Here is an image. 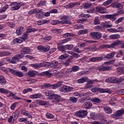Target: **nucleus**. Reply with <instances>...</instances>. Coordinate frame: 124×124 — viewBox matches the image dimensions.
<instances>
[{
	"label": "nucleus",
	"instance_id": "1",
	"mask_svg": "<svg viewBox=\"0 0 124 124\" xmlns=\"http://www.w3.org/2000/svg\"><path fill=\"white\" fill-rule=\"evenodd\" d=\"M120 44H122V45L121 46V48L124 49V42L123 41L120 40L115 41L111 45H103L102 46V47H103V48H115L116 46H118V45H120Z\"/></svg>",
	"mask_w": 124,
	"mask_h": 124
},
{
	"label": "nucleus",
	"instance_id": "2",
	"mask_svg": "<svg viewBox=\"0 0 124 124\" xmlns=\"http://www.w3.org/2000/svg\"><path fill=\"white\" fill-rule=\"evenodd\" d=\"M92 93H97V92H99L102 93H111V90L109 89H104L98 87H95L92 89Z\"/></svg>",
	"mask_w": 124,
	"mask_h": 124
},
{
	"label": "nucleus",
	"instance_id": "3",
	"mask_svg": "<svg viewBox=\"0 0 124 124\" xmlns=\"http://www.w3.org/2000/svg\"><path fill=\"white\" fill-rule=\"evenodd\" d=\"M77 117L83 119L88 115V111L85 110L80 109L75 114Z\"/></svg>",
	"mask_w": 124,
	"mask_h": 124
},
{
	"label": "nucleus",
	"instance_id": "4",
	"mask_svg": "<svg viewBox=\"0 0 124 124\" xmlns=\"http://www.w3.org/2000/svg\"><path fill=\"white\" fill-rule=\"evenodd\" d=\"M90 35L92 37V38L94 39H96V40H98V39H100L102 37V34L100 33V32H96V31H92L90 32Z\"/></svg>",
	"mask_w": 124,
	"mask_h": 124
},
{
	"label": "nucleus",
	"instance_id": "5",
	"mask_svg": "<svg viewBox=\"0 0 124 124\" xmlns=\"http://www.w3.org/2000/svg\"><path fill=\"white\" fill-rule=\"evenodd\" d=\"M73 90V88L63 85L59 88V91L62 92V93H69Z\"/></svg>",
	"mask_w": 124,
	"mask_h": 124
},
{
	"label": "nucleus",
	"instance_id": "6",
	"mask_svg": "<svg viewBox=\"0 0 124 124\" xmlns=\"http://www.w3.org/2000/svg\"><path fill=\"white\" fill-rule=\"evenodd\" d=\"M50 100L55 99L54 101H56V103L58 102H62V101H65V99H62L61 96L58 94H53V96L49 97Z\"/></svg>",
	"mask_w": 124,
	"mask_h": 124
},
{
	"label": "nucleus",
	"instance_id": "7",
	"mask_svg": "<svg viewBox=\"0 0 124 124\" xmlns=\"http://www.w3.org/2000/svg\"><path fill=\"white\" fill-rule=\"evenodd\" d=\"M23 56H22L21 55L17 54L16 55L14 56L12 58V60H10V59H9L8 60V61H10V62L11 63H16V61H18V60H20V59L23 58Z\"/></svg>",
	"mask_w": 124,
	"mask_h": 124
},
{
	"label": "nucleus",
	"instance_id": "8",
	"mask_svg": "<svg viewBox=\"0 0 124 124\" xmlns=\"http://www.w3.org/2000/svg\"><path fill=\"white\" fill-rule=\"evenodd\" d=\"M110 78V81L111 83H121V82H124V78H116L115 77H111Z\"/></svg>",
	"mask_w": 124,
	"mask_h": 124
},
{
	"label": "nucleus",
	"instance_id": "9",
	"mask_svg": "<svg viewBox=\"0 0 124 124\" xmlns=\"http://www.w3.org/2000/svg\"><path fill=\"white\" fill-rule=\"evenodd\" d=\"M38 50H40L41 51H43L44 52H47V51H49L50 50V46L48 45H45V46H37Z\"/></svg>",
	"mask_w": 124,
	"mask_h": 124
},
{
	"label": "nucleus",
	"instance_id": "10",
	"mask_svg": "<svg viewBox=\"0 0 124 124\" xmlns=\"http://www.w3.org/2000/svg\"><path fill=\"white\" fill-rule=\"evenodd\" d=\"M68 16H63L62 18L61 21V24H64L65 25H71V22L69 20H68Z\"/></svg>",
	"mask_w": 124,
	"mask_h": 124
},
{
	"label": "nucleus",
	"instance_id": "11",
	"mask_svg": "<svg viewBox=\"0 0 124 124\" xmlns=\"http://www.w3.org/2000/svg\"><path fill=\"white\" fill-rule=\"evenodd\" d=\"M103 57H91L89 58V62H101V61H103Z\"/></svg>",
	"mask_w": 124,
	"mask_h": 124
},
{
	"label": "nucleus",
	"instance_id": "12",
	"mask_svg": "<svg viewBox=\"0 0 124 124\" xmlns=\"http://www.w3.org/2000/svg\"><path fill=\"white\" fill-rule=\"evenodd\" d=\"M97 69L99 70V71H108V70H112V67L109 66H104L102 65L99 67Z\"/></svg>",
	"mask_w": 124,
	"mask_h": 124
},
{
	"label": "nucleus",
	"instance_id": "13",
	"mask_svg": "<svg viewBox=\"0 0 124 124\" xmlns=\"http://www.w3.org/2000/svg\"><path fill=\"white\" fill-rule=\"evenodd\" d=\"M80 4V3L78 2H71L66 5L65 7L66 8H68L70 9H71V8H73V7H75V6H76L77 5H79Z\"/></svg>",
	"mask_w": 124,
	"mask_h": 124
},
{
	"label": "nucleus",
	"instance_id": "14",
	"mask_svg": "<svg viewBox=\"0 0 124 124\" xmlns=\"http://www.w3.org/2000/svg\"><path fill=\"white\" fill-rule=\"evenodd\" d=\"M124 110H118L116 112V114L113 116V118H114V119H116V120H118L120 119V117L124 115Z\"/></svg>",
	"mask_w": 124,
	"mask_h": 124
},
{
	"label": "nucleus",
	"instance_id": "15",
	"mask_svg": "<svg viewBox=\"0 0 124 124\" xmlns=\"http://www.w3.org/2000/svg\"><path fill=\"white\" fill-rule=\"evenodd\" d=\"M105 18H107V19H109L111 21H115L117 17L115 15H105Z\"/></svg>",
	"mask_w": 124,
	"mask_h": 124
},
{
	"label": "nucleus",
	"instance_id": "16",
	"mask_svg": "<svg viewBox=\"0 0 124 124\" xmlns=\"http://www.w3.org/2000/svg\"><path fill=\"white\" fill-rule=\"evenodd\" d=\"M62 81H58L57 83L52 85V89H56L57 88H60L61 86H62Z\"/></svg>",
	"mask_w": 124,
	"mask_h": 124
},
{
	"label": "nucleus",
	"instance_id": "17",
	"mask_svg": "<svg viewBox=\"0 0 124 124\" xmlns=\"http://www.w3.org/2000/svg\"><path fill=\"white\" fill-rule=\"evenodd\" d=\"M23 41H25V40L22 37H20L18 38H16L13 41V42L14 44H16V43H22Z\"/></svg>",
	"mask_w": 124,
	"mask_h": 124
},
{
	"label": "nucleus",
	"instance_id": "18",
	"mask_svg": "<svg viewBox=\"0 0 124 124\" xmlns=\"http://www.w3.org/2000/svg\"><path fill=\"white\" fill-rule=\"evenodd\" d=\"M45 94L46 96H48V98L50 99V97L53 96L54 94V91L51 90H46L45 92Z\"/></svg>",
	"mask_w": 124,
	"mask_h": 124
},
{
	"label": "nucleus",
	"instance_id": "19",
	"mask_svg": "<svg viewBox=\"0 0 124 124\" xmlns=\"http://www.w3.org/2000/svg\"><path fill=\"white\" fill-rule=\"evenodd\" d=\"M21 54H29L31 52V49L29 47H24L22 48L20 51Z\"/></svg>",
	"mask_w": 124,
	"mask_h": 124
},
{
	"label": "nucleus",
	"instance_id": "20",
	"mask_svg": "<svg viewBox=\"0 0 124 124\" xmlns=\"http://www.w3.org/2000/svg\"><path fill=\"white\" fill-rule=\"evenodd\" d=\"M20 113L21 114H22V115H24V116H27V117H28V118H31V114L29 113V111L27 110L21 109Z\"/></svg>",
	"mask_w": 124,
	"mask_h": 124
},
{
	"label": "nucleus",
	"instance_id": "21",
	"mask_svg": "<svg viewBox=\"0 0 124 124\" xmlns=\"http://www.w3.org/2000/svg\"><path fill=\"white\" fill-rule=\"evenodd\" d=\"M112 27H113V25L109 24L108 22L105 21V22H103V28L104 30L108 29V28H112Z\"/></svg>",
	"mask_w": 124,
	"mask_h": 124
},
{
	"label": "nucleus",
	"instance_id": "22",
	"mask_svg": "<svg viewBox=\"0 0 124 124\" xmlns=\"http://www.w3.org/2000/svg\"><path fill=\"white\" fill-rule=\"evenodd\" d=\"M28 75L30 76V77H34V76L37 75V72L33 70L29 71L28 72Z\"/></svg>",
	"mask_w": 124,
	"mask_h": 124
},
{
	"label": "nucleus",
	"instance_id": "23",
	"mask_svg": "<svg viewBox=\"0 0 124 124\" xmlns=\"http://www.w3.org/2000/svg\"><path fill=\"white\" fill-rule=\"evenodd\" d=\"M40 75L41 76H45L46 77H48V78H50V77L52 76V73H50V72H49V71H47L41 73L40 74Z\"/></svg>",
	"mask_w": 124,
	"mask_h": 124
},
{
	"label": "nucleus",
	"instance_id": "24",
	"mask_svg": "<svg viewBox=\"0 0 124 124\" xmlns=\"http://www.w3.org/2000/svg\"><path fill=\"white\" fill-rule=\"evenodd\" d=\"M96 10L98 13H101L102 14L103 13H105V11H106V9H105L103 7H97Z\"/></svg>",
	"mask_w": 124,
	"mask_h": 124
},
{
	"label": "nucleus",
	"instance_id": "25",
	"mask_svg": "<svg viewBox=\"0 0 124 124\" xmlns=\"http://www.w3.org/2000/svg\"><path fill=\"white\" fill-rule=\"evenodd\" d=\"M104 111H105V113L107 114H111L112 112H113L112 108H110L109 107H104Z\"/></svg>",
	"mask_w": 124,
	"mask_h": 124
},
{
	"label": "nucleus",
	"instance_id": "26",
	"mask_svg": "<svg viewBox=\"0 0 124 124\" xmlns=\"http://www.w3.org/2000/svg\"><path fill=\"white\" fill-rule=\"evenodd\" d=\"M123 5L121 3H118V2H116V8H119V10L120 9V13L121 14H124V12L121 10L122 9V8H123Z\"/></svg>",
	"mask_w": 124,
	"mask_h": 124
},
{
	"label": "nucleus",
	"instance_id": "27",
	"mask_svg": "<svg viewBox=\"0 0 124 124\" xmlns=\"http://www.w3.org/2000/svg\"><path fill=\"white\" fill-rule=\"evenodd\" d=\"M87 81H88V78L84 77L78 79V84H83V83H85V82H87Z\"/></svg>",
	"mask_w": 124,
	"mask_h": 124
},
{
	"label": "nucleus",
	"instance_id": "28",
	"mask_svg": "<svg viewBox=\"0 0 124 124\" xmlns=\"http://www.w3.org/2000/svg\"><path fill=\"white\" fill-rule=\"evenodd\" d=\"M23 31H24V27L23 26H20L19 28H17L16 31L17 35H20V34H22Z\"/></svg>",
	"mask_w": 124,
	"mask_h": 124
},
{
	"label": "nucleus",
	"instance_id": "29",
	"mask_svg": "<svg viewBox=\"0 0 124 124\" xmlns=\"http://www.w3.org/2000/svg\"><path fill=\"white\" fill-rule=\"evenodd\" d=\"M41 95L39 93H36L30 96V98L31 99H35L36 98H40Z\"/></svg>",
	"mask_w": 124,
	"mask_h": 124
},
{
	"label": "nucleus",
	"instance_id": "30",
	"mask_svg": "<svg viewBox=\"0 0 124 124\" xmlns=\"http://www.w3.org/2000/svg\"><path fill=\"white\" fill-rule=\"evenodd\" d=\"M0 84L1 85H5L6 84V80L5 78L3 76H0Z\"/></svg>",
	"mask_w": 124,
	"mask_h": 124
},
{
	"label": "nucleus",
	"instance_id": "31",
	"mask_svg": "<svg viewBox=\"0 0 124 124\" xmlns=\"http://www.w3.org/2000/svg\"><path fill=\"white\" fill-rule=\"evenodd\" d=\"M92 102H94V103H97V104H99V103L102 102V101L98 97H94L92 99Z\"/></svg>",
	"mask_w": 124,
	"mask_h": 124
},
{
	"label": "nucleus",
	"instance_id": "32",
	"mask_svg": "<svg viewBox=\"0 0 124 124\" xmlns=\"http://www.w3.org/2000/svg\"><path fill=\"white\" fill-rule=\"evenodd\" d=\"M93 106V104L91 102H86L84 103V107L86 109H90Z\"/></svg>",
	"mask_w": 124,
	"mask_h": 124
},
{
	"label": "nucleus",
	"instance_id": "33",
	"mask_svg": "<svg viewBox=\"0 0 124 124\" xmlns=\"http://www.w3.org/2000/svg\"><path fill=\"white\" fill-rule=\"evenodd\" d=\"M31 66L32 67H34V68H40V67H42L44 66L43 64L42 63H39V64H31Z\"/></svg>",
	"mask_w": 124,
	"mask_h": 124
},
{
	"label": "nucleus",
	"instance_id": "34",
	"mask_svg": "<svg viewBox=\"0 0 124 124\" xmlns=\"http://www.w3.org/2000/svg\"><path fill=\"white\" fill-rule=\"evenodd\" d=\"M121 37V35L119 34L111 35L109 36L110 39H118Z\"/></svg>",
	"mask_w": 124,
	"mask_h": 124
},
{
	"label": "nucleus",
	"instance_id": "35",
	"mask_svg": "<svg viewBox=\"0 0 124 124\" xmlns=\"http://www.w3.org/2000/svg\"><path fill=\"white\" fill-rule=\"evenodd\" d=\"M57 49L59 50V51H61L62 53H65V47H64V46H59L57 47Z\"/></svg>",
	"mask_w": 124,
	"mask_h": 124
},
{
	"label": "nucleus",
	"instance_id": "36",
	"mask_svg": "<svg viewBox=\"0 0 124 124\" xmlns=\"http://www.w3.org/2000/svg\"><path fill=\"white\" fill-rule=\"evenodd\" d=\"M115 56V52H112L111 53H109L105 56V59H112Z\"/></svg>",
	"mask_w": 124,
	"mask_h": 124
},
{
	"label": "nucleus",
	"instance_id": "37",
	"mask_svg": "<svg viewBox=\"0 0 124 124\" xmlns=\"http://www.w3.org/2000/svg\"><path fill=\"white\" fill-rule=\"evenodd\" d=\"M71 69H72V72H77V71H78V70L80 69V67H79L78 66L74 65V66H73L72 68Z\"/></svg>",
	"mask_w": 124,
	"mask_h": 124
},
{
	"label": "nucleus",
	"instance_id": "38",
	"mask_svg": "<svg viewBox=\"0 0 124 124\" xmlns=\"http://www.w3.org/2000/svg\"><path fill=\"white\" fill-rule=\"evenodd\" d=\"M67 53L71 54L74 58H76L77 59L78 58H80V54L74 52H72L71 51H67Z\"/></svg>",
	"mask_w": 124,
	"mask_h": 124
},
{
	"label": "nucleus",
	"instance_id": "39",
	"mask_svg": "<svg viewBox=\"0 0 124 124\" xmlns=\"http://www.w3.org/2000/svg\"><path fill=\"white\" fill-rule=\"evenodd\" d=\"M118 74H124V67H119L117 70Z\"/></svg>",
	"mask_w": 124,
	"mask_h": 124
},
{
	"label": "nucleus",
	"instance_id": "40",
	"mask_svg": "<svg viewBox=\"0 0 124 124\" xmlns=\"http://www.w3.org/2000/svg\"><path fill=\"white\" fill-rule=\"evenodd\" d=\"M9 93H10L9 96H12L13 97V98H14L15 99H16L17 100H20V99H21V98H19L16 96H15V94H14V93H13L12 92L9 91Z\"/></svg>",
	"mask_w": 124,
	"mask_h": 124
},
{
	"label": "nucleus",
	"instance_id": "41",
	"mask_svg": "<svg viewBox=\"0 0 124 124\" xmlns=\"http://www.w3.org/2000/svg\"><path fill=\"white\" fill-rule=\"evenodd\" d=\"M69 100L70 101H71V102H72L73 103H76V102H77L78 100V98L72 96L69 98Z\"/></svg>",
	"mask_w": 124,
	"mask_h": 124
},
{
	"label": "nucleus",
	"instance_id": "42",
	"mask_svg": "<svg viewBox=\"0 0 124 124\" xmlns=\"http://www.w3.org/2000/svg\"><path fill=\"white\" fill-rule=\"evenodd\" d=\"M93 24L94 25H99L100 24V20H99V18L98 17H95V19L93 21Z\"/></svg>",
	"mask_w": 124,
	"mask_h": 124
},
{
	"label": "nucleus",
	"instance_id": "43",
	"mask_svg": "<svg viewBox=\"0 0 124 124\" xmlns=\"http://www.w3.org/2000/svg\"><path fill=\"white\" fill-rule=\"evenodd\" d=\"M112 2H113V0H108L103 2V5H104V6H107V5H109V4L112 3Z\"/></svg>",
	"mask_w": 124,
	"mask_h": 124
},
{
	"label": "nucleus",
	"instance_id": "44",
	"mask_svg": "<svg viewBox=\"0 0 124 124\" xmlns=\"http://www.w3.org/2000/svg\"><path fill=\"white\" fill-rule=\"evenodd\" d=\"M88 100H90V97H89V96L84 97L80 99V102L81 103H84V102H85V101H88Z\"/></svg>",
	"mask_w": 124,
	"mask_h": 124
},
{
	"label": "nucleus",
	"instance_id": "45",
	"mask_svg": "<svg viewBox=\"0 0 124 124\" xmlns=\"http://www.w3.org/2000/svg\"><path fill=\"white\" fill-rule=\"evenodd\" d=\"M0 93H8L9 90L5 89L4 88H0Z\"/></svg>",
	"mask_w": 124,
	"mask_h": 124
},
{
	"label": "nucleus",
	"instance_id": "46",
	"mask_svg": "<svg viewBox=\"0 0 124 124\" xmlns=\"http://www.w3.org/2000/svg\"><path fill=\"white\" fill-rule=\"evenodd\" d=\"M9 5H5L3 8H1L0 9V13H2V12H5L6 11V9L8 8Z\"/></svg>",
	"mask_w": 124,
	"mask_h": 124
},
{
	"label": "nucleus",
	"instance_id": "47",
	"mask_svg": "<svg viewBox=\"0 0 124 124\" xmlns=\"http://www.w3.org/2000/svg\"><path fill=\"white\" fill-rule=\"evenodd\" d=\"M71 38H67L66 39L62 40L60 41L61 44H64V43H66L68 42V41H71Z\"/></svg>",
	"mask_w": 124,
	"mask_h": 124
},
{
	"label": "nucleus",
	"instance_id": "48",
	"mask_svg": "<svg viewBox=\"0 0 124 124\" xmlns=\"http://www.w3.org/2000/svg\"><path fill=\"white\" fill-rule=\"evenodd\" d=\"M15 75L18 76V77H23L24 76V73L22 72L16 71Z\"/></svg>",
	"mask_w": 124,
	"mask_h": 124
},
{
	"label": "nucleus",
	"instance_id": "49",
	"mask_svg": "<svg viewBox=\"0 0 124 124\" xmlns=\"http://www.w3.org/2000/svg\"><path fill=\"white\" fill-rule=\"evenodd\" d=\"M32 91V89H31V88H27V89H24L22 91V93H24V94H25V93H29V92L31 93Z\"/></svg>",
	"mask_w": 124,
	"mask_h": 124
},
{
	"label": "nucleus",
	"instance_id": "50",
	"mask_svg": "<svg viewBox=\"0 0 124 124\" xmlns=\"http://www.w3.org/2000/svg\"><path fill=\"white\" fill-rule=\"evenodd\" d=\"M68 57V54H64L63 55H62L59 57V60H64V59H66Z\"/></svg>",
	"mask_w": 124,
	"mask_h": 124
},
{
	"label": "nucleus",
	"instance_id": "51",
	"mask_svg": "<svg viewBox=\"0 0 124 124\" xmlns=\"http://www.w3.org/2000/svg\"><path fill=\"white\" fill-rule=\"evenodd\" d=\"M58 64L59 63L58 62L53 61L52 62L50 63V65L52 66V67H57Z\"/></svg>",
	"mask_w": 124,
	"mask_h": 124
},
{
	"label": "nucleus",
	"instance_id": "52",
	"mask_svg": "<svg viewBox=\"0 0 124 124\" xmlns=\"http://www.w3.org/2000/svg\"><path fill=\"white\" fill-rule=\"evenodd\" d=\"M65 49L66 50H71L73 48V45H67L64 46Z\"/></svg>",
	"mask_w": 124,
	"mask_h": 124
},
{
	"label": "nucleus",
	"instance_id": "53",
	"mask_svg": "<svg viewBox=\"0 0 124 124\" xmlns=\"http://www.w3.org/2000/svg\"><path fill=\"white\" fill-rule=\"evenodd\" d=\"M86 33H88V30H80L78 32V34H85Z\"/></svg>",
	"mask_w": 124,
	"mask_h": 124
},
{
	"label": "nucleus",
	"instance_id": "54",
	"mask_svg": "<svg viewBox=\"0 0 124 124\" xmlns=\"http://www.w3.org/2000/svg\"><path fill=\"white\" fill-rule=\"evenodd\" d=\"M92 5H93V4L91 3H87L85 4L83 6L84 8L85 9H88V8H90L91 6H92Z\"/></svg>",
	"mask_w": 124,
	"mask_h": 124
},
{
	"label": "nucleus",
	"instance_id": "55",
	"mask_svg": "<svg viewBox=\"0 0 124 124\" xmlns=\"http://www.w3.org/2000/svg\"><path fill=\"white\" fill-rule=\"evenodd\" d=\"M51 31L53 32V33H60V32H61V30L54 28L51 30Z\"/></svg>",
	"mask_w": 124,
	"mask_h": 124
},
{
	"label": "nucleus",
	"instance_id": "56",
	"mask_svg": "<svg viewBox=\"0 0 124 124\" xmlns=\"http://www.w3.org/2000/svg\"><path fill=\"white\" fill-rule=\"evenodd\" d=\"M107 31L109 32L116 33L117 32L116 29L114 28H110L107 29Z\"/></svg>",
	"mask_w": 124,
	"mask_h": 124
},
{
	"label": "nucleus",
	"instance_id": "57",
	"mask_svg": "<svg viewBox=\"0 0 124 124\" xmlns=\"http://www.w3.org/2000/svg\"><path fill=\"white\" fill-rule=\"evenodd\" d=\"M95 28L98 31H102V30H104L103 25H97L95 26Z\"/></svg>",
	"mask_w": 124,
	"mask_h": 124
},
{
	"label": "nucleus",
	"instance_id": "58",
	"mask_svg": "<svg viewBox=\"0 0 124 124\" xmlns=\"http://www.w3.org/2000/svg\"><path fill=\"white\" fill-rule=\"evenodd\" d=\"M46 117L47 119H54V115H53L52 114L49 113H47L46 114Z\"/></svg>",
	"mask_w": 124,
	"mask_h": 124
},
{
	"label": "nucleus",
	"instance_id": "59",
	"mask_svg": "<svg viewBox=\"0 0 124 124\" xmlns=\"http://www.w3.org/2000/svg\"><path fill=\"white\" fill-rule=\"evenodd\" d=\"M38 103L40 104V105H47V102L45 101H38Z\"/></svg>",
	"mask_w": 124,
	"mask_h": 124
},
{
	"label": "nucleus",
	"instance_id": "60",
	"mask_svg": "<svg viewBox=\"0 0 124 124\" xmlns=\"http://www.w3.org/2000/svg\"><path fill=\"white\" fill-rule=\"evenodd\" d=\"M2 56H9V55H11V53L9 52V51H3L2 52Z\"/></svg>",
	"mask_w": 124,
	"mask_h": 124
},
{
	"label": "nucleus",
	"instance_id": "61",
	"mask_svg": "<svg viewBox=\"0 0 124 124\" xmlns=\"http://www.w3.org/2000/svg\"><path fill=\"white\" fill-rule=\"evenodd\" d=\"M18 104L17 102H15L13 104H12V105L11 106V110H14V109L15 108V107H16V106Z\"/></svg>",
	"mask_w": 124,
	"mask_h": 124
},
{
	"label": "nucleus",
	"instance_id": "62",
	"mask_svg": "<svg viewBox=\"0 0 124 124\" xmlns=\"http://www.w3.org/2000/svg\"><path fill=\"white\" fill-rule=\"evenodd\" d=\"M52 25H57V24H61V21L58 20H52L51 22Z\"/></svg>",
	"mask_w": 124,
	"mask_h": 124
},
{
	"label": "nucleus",
	"instance_id": "63",
	"mask_svg": "<svg viewBox=\"0 0 124 124\" xmlns=\"http://www.w3.org/2000/svg\"><path fill=\"white\" fill-rule=\"evenodd\" d=\"M43 15H44V14L42 13H41L40 14H36V18H38V19H40V18H42V17H43Z\"/></svg>",
	"mask_w": 124,
	"mask_h": 124
},
{
	"label": "nucleus",
	"instance_id": "64",
	"mask_svg": "<svg viewBox=\"0 0 124 124\" xmlns=\"http://www.w3.org/2000/svg\"><path fill=\"white\" fill-rule=\"evenodd\" d=\"M124 31V27H119L116 29V32H122V31Z\"/></svg>",
	"mask_w": 124,
	"mask_h": 124
}]
</instances>
